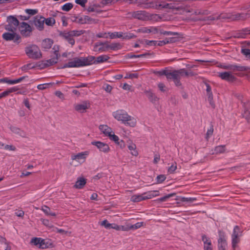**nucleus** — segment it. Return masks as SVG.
Returning <instances> with one entry per match:
<instances>
[{
  "label": "nucleus",
  "mask_w": 250,
  "mask_h": 250,
  "mask_svg": "<svg viewBox=\"0 0 250 250\" xmlns=\"http://www.w3.org/2000/svg\"><path fill=\"white\" fill-rule=\"evenodd\" d=\"M75 59V63L76 64V66L77 67H81V66H84V63L83 62V60L82 58H74Z\"/></svg>",
  "instance_id": "obj_36"
},
{
  "label": "nucleus",
  "mask_w": 250,
  "mask_h": 250,
  "mask_svg": "<svg viewBox=\"0 0 250 250\" xmlns=\"http://www.w3.org/2000/svg\"><path fill=\"white\" fill-rule=\"evenodd\" d=\"M87 0H76L75 2L78 4H80L83 7L85 6V3L87 2Z\"/></svg>",
  "instance_id": "obj_61"
},
{
  "label": "nucleus",
  "mask_w": 250,
  "mask_h": 250,
  "mask_svg": "<svg viewBox=\"0 0 250 250\" xmlns=\"http://www.w3.org/2000/svg\"><path fill=\"white\" fill-rule=\"evenodd\" d=\"M85 33V30H71L59 31V36L68 42L71 45L75 44V37H79Z\"/></svg>",
  "instance_id": "obj_2"
},
{
  "label": "nucleus",
  "mask_w": 250,
  "mask_h": 250,
  "mask_svg": "<svg viewBox=\"0 0 250 250\" xmlns=\"http://www.w3.org/2000/svg\"><path fill=\"white\" fill-rule=\"evenodd\" d=\"M41 238L35 237L31 239V243L33 244L34 245L39 247V246H40V244H41Z\"/></svg>",
  "instance_id": "obj_40"
},
{
  "label": "nucleus",
  "mask_w": 250,
  "mask_h": 250,
  "mask_svg": "<svg viewBox=\"0 0 250 250\" xmlns=\"http://www.w3.org/2000/svg\"><path fill=\"white\" fill-rule=\"evenodd\" d=\"M161 30H162V29H161L158 27H154V26L150 27V33H152V34H157L158 33H160V31H161Z\"/></svg>",
  "instance_id": "obj_41"
},
{
  "label": "nucleus",
  "mask_w": 250,
  "mask_h": 250,
  "mask_svg": "<svg viewBox=\"0 0 250 250\" xmlns=\"http://www.w3.org/2000/svg\"><path fill=\"white\" fill-rule=\"evenodd\" d=\"M53 42L49 39H45L42 42V47L44 49H49L51 47Z\"/></svg>",
  "instance_id": "obj_21"
},
{
  "label": "nucleus",
  "mask_w": 250,
  "mask_h": 250,
  "mask_svg": "<svg viewBox=\"0 0 250 250\" xmlns=\"http://www.w3.org/2000/svg\"><path fill=\"white\" fill-rule=\"evenodd\" d=\"M158 192H159V191L157 190L148 191L147 193H145L146 194H147V195H146V196L144 195V198H145V200L148 199H151L153 197L158 196L159 195Z\"/></svg>",
  "instance_id": "obj_27"
},
{
  "label": "nucleus",
  "mask_w": 250,
  "mask_h": 250,
  "mask_svg": "<svg viewBox=\"0 0 250 250\" xmlns=\"http://www.w3.org/2000/svg\"><path fill=\"white\" fill-rule=\"evenodd\" d=\"M160 34L164 35H176L178 36L179 35V34L178 32H171V31H166L162 30L160 31Z\"/></svg>",
  "instance_id": "obj_39"
},
{
  "label": "nucleus",
  "mask_w": 250,
  "mask_h": 250,
  "mask_svg": "<svg viewBox=\"0 0 250 250\" xmlns=\"http://www.w3.org/2000/svg\"><path fill=\"white\" fill-rule=\"evenodd\" d=\"M44 21L45 18L42 17H36L34 20L35 25L40 31L42 30L44 28Z\"/></svg>",
  "instance_id": "obj_12"
},
{
  "label": "nucleus",
  "mask_w": 250,
  "mask_h": 250,
  "mask_svg": "<svg viewBox=\"0 0 250 250\" xmlns=\"http://www.w3.org/2000/svg\"><path fill=\"white\" fill-rule=\"evenodd\" d=\"M178 78V74L176 72V70L172 71H169L168 74L167 76V80H172L173 81Z\"/></svg>",
  "instance_id": "obj_28"
},
{
  "label": "nucleus",
  "mask_w": 250,
  "mask_h": 250,
  "mask_svg": "<svg viewBox=\"0 0 250 250\" xmlns=\"http://www.w3.org/2000/svg\"><path fill=\"white\" fill-rule=\"evenodd\" d=\"M138 74L137 73H131L129 74H126L125 76V79H133V78H138Z\"/></svg>",
  "instance_id": "obj_54"
},
{
  "label": "nucleus",
  "mask_w": 250,
  "mask_h": 250,
  "mask_svg": "<svg viewBox=\"0 0 250 250\" xmlns=\"http://www.w3.org/2000/svg\"><path fill=\"white\" fill-rule=\"evenodd\" d=\"M196 199L195 198H186V197H182L181 201L182 202H193V201L196 200Z\"/></svg>",
  "instance_id": "obj_58"
},
{
  "label": "nucleus",
  "mask_w": 250,
  "mask_h": 250,
  "mask_svg": "<svg viewBox=\"0 0 250 250\" xmlns=\"http://www.w3.org/2000/svg\"><path fill=\"white\" fill-rule=\"evenodd\" d=\"M240 232L239 227L238 226H235L232 234V246L234 249L236 248L237 244L239 242V236Z\"/></svg>",
  "instance_id": "obj_7"
},
{
  "label": "nucleus",
  "mask_w": 250,
  "mask_h": 250,
  "mask_svg": "<svg viewBox=\"0 0 250 250\" xmlns=\"http://www.w3.org/2000/svg\"><path fill=\"white\" fill-rule=\"evenodd\" d=\"M89 154L88 151H85L81 153H79L77 154H73L71 156V159L73 160H83L85 161L86 156Z\"/></svg>",
  "instance_id": "obj_17"
},
{
  "label": "nucleus",
  "mask_w": 250,
  "mask_h": 250,
  "mask_svg": "<svg viewBox=\"0 0 250 250\" xmlns=\"http://www.w3.org/2000/svg\"><path fill=\"white\" fill-rule=\"evenodd\" d=\"M76 19H78V22L80 24H91V23H97L98 22V20L94 19H92L88 16H84L83 17H80L79 18L76 17ZM74 21H76V19Z\"/></svg>",
  "instance_id": "obj_10"
},
{
  "label": "nucleus",
  "mask_w": 250,
  "mask_h": 250,
  "mask_svg": "<svg viewBox=\"0 0 250 250\" xmlns=\"http://www.w3.org/2000/svg\"><path fill=\"white\" fill-rule=\"evenodd\" d=\"M200 15H208L210 12L207 9H199Z\"/></svg>",
  "instance_id": "obj_60"
},
{
  "label": "nucleus",
  "mask_w": 250,
  "mask_h": 250,
  "mask_svg": "<svg viewBox=\"0 0 250 250\" xmlns=\"http://www.w3.org/2000/svg\"><path fill=\"white\" fill-rule=\"evenodd\" d=\"M213 126L212 125H211L210 128L208 130L207 132L206 133V139L207 141H208L210 136L213 134Z\"/></svg>",
  "instance_id": "obj_42"
},
{
  "label": "nucleus",
  "mask_w": 250,
  "mask_h": 250,
  "mask_svg": "<svg viewBox=\"0 0 250 250\" xmlns=\"http://www.w3.org/2000/svg\"><path fill=\"white\" fill-rule=\"evenodd\" d=\"M75 59L73 61L69 62L67 63H65L63 65V66L62 67V68H64L66 67H77L76 64L75 63Z\"/></svg>",
  "instance_id": "obj_34"
},
{
  "label": "nucleus",
  "mask_w": 250,
  "mask_h": 250,
  "mask_svg": "<svg viewBox=\"0 0 250 250\" xmlns=\"http://www.w3.org/2000/svg\"><path fill=\"white\" fill-rule=\"evenodd\" d=\"M101 225L104 226L105 228L106 229H110L111 226H113V225L112 224H110V223H108V221L106 220H104L101 223Z\"/></svg>",
  "instance_id": "obj_53"
},
{
  "label": "nucleus",
  "mask_w": 250,
  "mask_h": 250,
  "mask_svg": "<svg viewBox=\"0 0 250 250\" xmlns=\"http://www.w3.org/2000/svg\"><path fill=\"white\" fill-rule=\"evenodd\" d=\"M250 112L248 109H245L243 116L247 120L248 122H249Z\"/></svg>",
  "instance_id": "obj_49"
},
{
  "label": "nucleus",
  "mask_w": 250,
  "mask_h": 250,
  "mask_svg": "<svg viewBox=\"0 0 250 250\" xmlns=\"http://www.w3.org/2000/svg\"><path fill=\"white\" fill-rule=\"evenodd\" d=\"M138 31L139 32H141L143 33H150V27H143L141 28H140L138 29Z\"/></svg>",
  "instance_id": "obj_47"
},
{
  "label": "nucleus",
  "mask_w": 250,
  "mask_h": 250,
  "mask_svg": "<svg viewBox=\"0 0 250 250\" xmlns=\"http://www.w3.org/2000/svg\"><path fill=\"white\" fill-rule=\"evenodd\" d=\"M91 144L96 146L101 151L104 153H108L110 150L109 146L107 144L100 141L92 142Z\"/></svg>",
  "instance_id": "obj_9"
},
{
  "label": "nucleus",
  "mask_w": 250,
  "mask_h": 250,
  "mask_svg": "<svg viewBox=\"0 0 250 250\" xmlns=\"http://www.w3.org/2000/svg\"><path fill=\"white\" fill-rule=\"evenodd\" d=\"M109 57L107 55H101L98 57L95 61H94V63H99L104 62L107 61L109 59Z\"/></svg>",
  "instance_id": "obj_25"
},
{
  "label": "nucleus",
  "mask_w": 250,
  "mask_h": 250,
  "mask_svg": "<svg viewBox=\"0 0 250 250\" xmlns=\"http://www.w3.org/2000/svg\"><path fill=\"white\" fill-rule=\"evenodd\" d=\"M177 169L176 164L171 165L168 169V172L170 173H173Z\"/></svg>",
  "instance_id": "obj_57"
},
{
  "label": "nucleus",
  "mask_w": 250,
  "mask_h": 250,
  "mask_svg": "<svg viewBox=\"0 0 250 250\" xmlns=\"http://www.w3.org/2000/svg\"><path fill=\"white\" fill-rule=\"evenodd\" d=\"M108 137H109V138H110V139L111 140H112L114 142H115V143L117 145H119V137L117 135H115L114 134V133H113V134H112V133H111V134H109Z\"/></svg>",
  "instance_id": "obj_32"
},
{
  "label": "nucleus",
  "mask_w": 250,
  "mask_h": 250,
  "mask_svg": "<svg viewBox=\"0 0 250 250\" xmlns=\"http://www.w3.org/2000/svg\"><path fill=\"white\" fill-rule=\"evenodd\" d=\"M21 34L24 37H29L31 35L32 28L30 25L25 22H22L19 27Z\"/></svg>",
  "instance_id": "obj_6"
},
{
  "label": "nucleus",
  "mask_w": 250,
  "mask_h": 250,
  "mask_svg": "<svg viewBox=\"0 0 250 250\" xmlns=\"http://www.w3.org/2000/svg\"><path fill=\"white\" fill-rule=\"evenodd\" d=\"M52 85V83H47L41 84H39L37 86V88L39 90H44V89L47 88V87H45L44 85Z\"/></svg>",
  "instance_id": "obj_55"
},
{
  "label": "nucleus",
  "mask_w": 250,
  "mask_h": 250,
  "mask_svg": "<svg viewBox=\"0 0 250 250\" xmlns=\"http://www.w3.org/2000/svg\"><path fill=\"white\" fill-rule=\"evenodd\" d=\"M44 22L47 25L53 26L55 23V20L53 18L45 19Z\"/></svg>",
  "instance_id": "obj_31"
},
{
  "label": "nucleus",
  "mask_w": 250,
  "mask_h": 250,
  "mask_svg": "<svg viewBox=\"0 0 250 250\" xmlns=\"http://www.w3.org/2000/svg\"><path fill=\"white\" fill-rule=\"evenodd\" d=\"M83 62H84V66L89 65L93 63L92 62L94 61L95 58L93 56H88L87 57L82 58Z\"/></svg>",
  "instance_id": "obj_24"
},
{
  "label": "nucleus",
  "mask_w": 250,
  "mask_h": 250,
  "mask_svg": "<svg viewBox=\"0 0 250 250\" xmlns=\"http://www.w3.org/2000/svg\"><path fill=\"white\" fill-rule=\"evenodd\" d=\"M179 41V38L178 37H171L166 38L165 40L159 41L157 45L159 46H163L165 44L174 43Z\"/></svg>",
  "instance_id": "obj_16"
},
{
  "label": "nucleus",
  "mask_w": 250,
  "mask_h": 250,
  "mask_svg": "<svg viewBox=\"0 0 250 250\" xmlns=\"http://www.w3.org/2000/svg\"><path fill=\"white\" fill-rule=\"evenodd\" d=\"M185 69H180L179 70H176L177 74H178V77L184 76Z\"/></svg>",
  "instance_id": "obj_64"
},
{
  "label": "nucleus",
  "mask_w": 250,
  "mask_h": 250,
  "mask_svg": "<svg viewBox=\"0 0 250 250\" xmlns=\"http://www.w3.org/2000/svg\"><path fill=\"white\" fill-rule=\"evenodd\" d=\"M175 194L176 193H170L157 199L156 201L158 202H164L166 201L167 199L174 196V195H175Z\"/></svg>",
  "instance_id": "obj_33"
},
{
  "label": "nucleus",
  "mask_w": 250,
  "mask_h": 250,
  "mask_svg": "<svg viewBox=\"0 0 250 250\" xmlns=\"http://www.w3.org/2000/svg\"><path fill=\"white\" fill-rule=\"evenodd\" d=\"M25 12L29 15H34L38 13V10L37 9H27L25 10Z\"/></svg>",
  "instance_id": "obj_52"
},
{
  "label": "nucleus",
  "mask_w": 250,
  "mask_h": 250,
  "mask_svg": "<svg viewBox=\"0 0 250 250\" xmlns=\"http://www.w3.org/2000/svg\"><path fill=\"white\" fill-rule=\"evenodd\" d=\"M219 76L223 80L228 81L229 82H233L235 80V77L229 72H225L220 73Z\"/></svg>",
  "instance_id": "obj_13"
},
{
  "label": "nucleus",
  "mask_w": 250,
  "mask_h": 250,
  "mask_svg": "<svg viewBox=\"0 0 250 250\" xmlns=\"http://www.w3.org/2000/svg\"><path fill=\"white\" fill-rule=\"evenodd\" d=\"M146 193H144L142 195H133L131 197V201L133 202H138L142 200H145V198H144V195Z\"/></svg>",
  "instance_id": "obj_26"
},
{
  "label": "nucleus",
  "mask_w": 250,
  "mask_h": 250,
  "mask_svg": "<svg viewBox=\"0 0 250 250\" xmlns=\"http://www.w3.org/2000/svg\"><path fill=\"white\" fill-rule=\"evenodd\" d=\"M73 7V4L71 3H67L65 4H64L62 7V9L63 10V11H70Z\"/></svg>",
  "instance_id": "obj_30"
},
{
  "label": "nucleus",
  "mask_w": 250,
  "mask_h": 250,
  "mask_svg": "<svg viewBox=\"0 0 250 250\" xmlns=\"http://www.w3.org/2000/svg\"><path fill=\"white\" fill-rule=\"evenodd\" d=\"M136 36L132 33H123V37L122 38L123 39L129 40L132 38H136Z\"/></svg>",
  "instance_id": "obj_37"
},
{
  "label": "nucleus",
  "mask_w": 250,
  "mask_h": 250,
  "mask_svg": "<svg viewBox=\"0 0 250 250\" xmlns=\"http://www.w3.org/2000/svg\"><path fill=\"white\" fill-rule=\"evenodd\" d=\"M143 225V222H138L136 224L131 225L129 229H137L138 228H140L141 227H142Z\"/></svg>",
  "instance_id": "obj_50"
},
{
  "label": "nucleus",
  "mask_w": 250,
  "mask_h": 250,
  "mask_svg": "<svg viewBox=\"0 0 250 250\" xmlns=\"http://www.w3.org/2000/svg\"><path fill=\"white\" fill-rule=\"evenodd\" d=\"M10 129L13 132L15 133L21 134V130L19 128L12 126L10 127Z\"/></svg>",
  "instance_id": "obj_62"
},
{
  "label": "nucleus",
  "mask_w": 250,
  "mask_h": 250,
  "mask_svg": "<svg viewBox=\"0 0 250 250\" xmlns=\"http://www.w3.org/2000/svg\"><path fill=\"white\" fill-rule=\"evenodd\" d=\"M113 116L116 119L122 121L124 124L128 125L130 126L134 127L136 125V120L123 110L116 111L114 112Z\"/></svg>",
  "instance_id": "obj_1"
},
{
  "label": "nucleus",
  "mask_w": 250,
  "mask_h": 250,
  "mask_svg": "<svg viewBox=\"0 0 250 250\" xmlns=\"http://www.w3.org/2000/svg\"><path fill=\"white\" fill-rule=\"evenodd\" d=\"M144 92L150 102L155 103L158 101L159 98H157V97L151 91L145 90Z\"/></svg>",
  "instance_id": "obj_19"
},
{
  "label": "nucleus",
  "mask_w": 250,
  "mask_h": 250,
  "mask_svg": "<svg viewBox=\"0 0 250 250\" xmlns=\"http://www.w3.org/2000/svg\"><path fill=\"white\" fill-rule=\"evenodd\" d=\"M59 51L58 50H55L54 51L55 56L50 59L47 60L42 61L39 62V66L41 68H44L47 66L52 65L57 62L58 60Z\"/></svg>",
  "instance_id": "obj_4"
},
{
  "label": "nucleus",
  "mask_w": 250,
  "mask_h": 250,
  "mask_svg": "<svg viewBox=\"0 0 250 250\" xmlns=\"http://www.w3.org/2000/svg\"><path fill=\"white\" fill-rule=\"evenodd\" d=\"M166 176L163 174H161V175H158L156 178L157 182L158 183H162L166 180Z\"/></svg>",
  "instance_id": "obj_45"
},
{
  "label": "nucleus",
  "mask_w": 250,
  "mask_h": 250,
  "mask_svg": "<svg viewBox=\"0 0 250 250\" xmlns=\"http://www.w3.org/2000/svg\"><path fill=\"white\" fill-rule=\"evenodd\" d=\"M208 101L209 102L210 104H211L212 107L213 108H214L215 107V104H214V103L213 102V95H212V93H210L209 94H208Z\"/></svg>",
  "instance_id": "obj_48"
},
{
  "label": "nucleus",
  "mask_w": 250,
  "mask_h": 250,
  "mask_svg": "<svg viewBox=\"0 0 250 250\" xmlns=\"http://www.w3.org/2000/svg\"><path fill=\"white\" fill-rule=\"evenodd\" d=\"M89 107V103L86 101H83L81 104H77L74 105L75 110L80 113L85 112L86 110Z\"/></svg>",
  "instance_id": "obj_11"
},
{
  "label": "nucleus",
  "mask_w": 250,
  "mask_h": 250,
  "mask_svg": "<svg viewBox=\"0 0 250 250\" xmlns=\"http://www.w3.org/2000/svg\"><path fill=\"white\" fill-rule=\"evenodd\" d=\"M100 130L105 135L108 136L109 134L112 133L110 127L106 125H100L99 126Z\"/></svg>",
  "instance_id": "obj_20"
},
{
  "label": "nucleus",
  "mask_w": 250,
  "mask_h": 250,
  "mask_svg": "<svg viewBox=\"0 0 250 250\" xmlns=\"http://www.w3.org/2000/svg\"><path fill=\"white\" fill-rule=\"evenodd\" d=\"M225 145L218 146L215 147L214 151L216 154L222 153L225 151Z\"/></svg>",
  "instance_id": "obj_29"
},
{
  "label": "nucleus",
  "mask_w": 250,
  "mask_h": 250,
  "mask_svg": "<svg viewBox=\"0 0 250 250\" xmlns=\"http://www.w3.org/2000/svg\"><path fill=\"white\" fill-rule=\"evenodd\" d=\"M147 55H150V54L148 53H146L145 54H140V55H129L128 54L127 55V57L128 58H141L144 57Z\"/></svg>",
  "instance_id": "obj_38"
},
{
  "label": "nucleus",
  "mask_w": 250,
  "mask_h": 250,
  "mask_svg": "<svg viewBox=\"0 0 250 250\" xmlns=\"http://www.w3.org/2000/svg\"><path fill=\"white\" fill-rule=\"evenodd\" d=\"M3 39L6 41H13L14 42L19 43L21 37L16 32H5L2 34Z\"/></svg>",
  "instance_id": "obj_5"
},
{
  "label": "nucleus",
  "mask_w": 250,
  "mask_h": 250,
  "mask_svg": "<svg viewBox=\"0 0 250 250\" xmlns=\"http://www.w3.org/2000/svg\"><path fill=\"white\" fill-rule=\"evenodd\" d=\"M145 43L148 45H156L158 42L156 41H149L146 40L145 41Z\"/></svg>",
  "instance_id": "obj_56"
},
{
  "label": "nucleus",
  "mask_w": 250,
  "mask_h": 250,
  "mask_svg": "<svg viewBox=\"0 0 250 250\" xmlns=\"http://www.w3.org/2000/svg\"><path fill=\"white\" fill-rule=\"evenodd\" d=\"M123 37V33L121 32H115V33H112L110 34V38L111 39H114L115 38H120Z\"/></svg>",
  "instance_id": "obj_43"
},
{
  "label": "nucleus",
  "mask_w": 250,
  "mask_h": 250,
  "mask_svg": "<svg viewBox=\"0 0 250 250\" xmlns=\"http://www.w3.org/2000/svg\"><path fill=\"white\" fill-rule=\"evenodd\" d=\"M219 238L218 239V249L219 250H226L227 243L225 239V234L222 230H219Z\"/></svg>",
  "instance_id": "obj_8"
},
{
  "label": "nucleus",
  "mask_w": 250,
  "mask_h": 250,
  "mask_svg": "<svg viewBox=\"0 0 250 250\" xmlns=\"http://www.w3.org/2000/svg\"><path fill=\"white\" fill-rule=\"evenodd\" d=\"M128 16L132 17L139 20H143L145 17V12L142 11L129 12L127 14Z\"/></svg>",
  "instance_id": "obj_15"
},
{
  "label": "nucleus",
  "mask_w": 250,
  "mask_h": 250,
  "mask_svg": "<svg viewBox=\"0 0 250 250\" xmlns=\"http://www.w3.org/2000/svg\"><path fill=\"white\" fill-rule=\"evenodd\" d=\"M113 226H111V228L114 229L116 230L122 229L123 230H127V229H125L123 226H119L115 224H112Z\"/></svg>",
  "instance_id": "obj_46"
},
{
  "label": "nucleus",
  "mask_w": 250,
  "mask_h": 250,
  "mask_svg": "<svg viewBox=\"0 0 250 250\" xmlns=\"http://www.w3.org/2000/svg\"><path fill=\"white\" fill-rule=\"evenodd\" d=\"M7 22L14 25V27H17L19 24V21L14 16H10L7 17Z\"/></svg>",
  "instance_id": "obj_22"
},
{
  "label": "nucleus",
  "mask_w": 250,
  "mask_h": 250,
  "mask_svg": "<svg viewBox=\"0 0 250 250\" xmlns=\"http://www.w3.org/2000/svg\"><path fill=\"white\" fill-rule=\"evenodd\" d=\"M236 69L237 71H245L249 69L248 67H246L245 66H241L235 65Z\"/></svg>",
  "instance_id": "obj_44"
},
{
  "label": "nucleus",
  "mask_w": 250,
  "mask_h": 250,
  "mask_svg": "<svg viewBox=\"0 0 250 250\" xmlns=\"http://www.w3.org/2000/svg\"><path fill=\"white\" fill-rule=\"evenodd\" d=\"M5 29L11 32H15L17 27H14V25L8 23V24L5 25Z\"/></svg>",
  "instance_id": "obj_35"
},
{
  "label": "nucleus",
  "mask_w": 250,
  "mask_h": 250,
  "mask_svg": "<svg viewBox=\"0 0 250 250\" xmlns=\"http://www.w3.org/2000/svg\"><path fill=\"white\" fill-rule=\"evenodd\" d=\"M26 55L33 59L37 60L42 56L41 52L39 47L36 45H32L25 48Z\"/></svg>",
  "instance_id": "obj_3"
},
{
  "label": "nucleus",
  "mask_w": 250,
  "mask_h": 250,
  "mask_svg": "<svg viewBox=\"0 0 250 250\" xmlns=\"http://www.w3.org/2000/svg\"><path fill=\"white\" fill-rule=\"evenodd\" d=\"M86 183V179L84 178L81 177H79L74 186V188L78 189H82L85 185Z\"/></svg>",
  "instance_id": "obj_18"
},
{
  "label": "nucleus",
  "mask_w": 250,
  "mask_h": 250,
  "mask_svg": "<svg viewBox=\"0 0 250 250\" xmlns=\"http://www.w3.org/2000/svg\"><path fill=\"white\" fill-rule=\"evenodd\" d=\"M239 20H244L249 17V14L248 13H239Z\"/></svg>",
  "instance_id": "obj_59"
},
{
  "label": "nucleus",
  "mask_w": 250,
  "mask_h": 250,
  "mask_svg": "<svg viewBox=\"0 0 250 250\" xmlns=\"http://www.w3.org/2000/svg\"><path fill=\"white\" fill-rule=\"evenodd\" d=\"M107 42H98L94 45V50L99 52H104L107 51L108 47H106Z\"/></svg>",
  "instance_id": "obj_14"
},
{
  "label": "nucleus",
  "mask_w": 250,
  "mask_h": 250,
  "mask_svg": "<svg viewBox=\"0 0 250 250\" xmlns=\"http://www.w3.org/2000/svg\"><path fill=\"white\" fill-rule=\"evenodd\" d=\"M122 45L121 43L119 42H114L110 44H108L107 43L106 47H108V49H110L113 50H117L120 49L122 48Z\"/></svg>",
  "instance_id": "obj_23"
},
{
  "label": "nucleus",
  "mask_w": 250,
  "mask_h": 250,
  "mask_svg": "<svg viewBox=\"0 0 250 250\" xmlns=\"http://www.w3.org/2000/svg\"><path fill=\"white\" fill-rule=\"evenodd\" d=\"M239 13L235 15H232L230 16L227 17V18L230 19L232 21H238L239 20Z\"/></svg>",
  "instance_id": "obj_51"
},
{
  "label": "nucleus",
  "mask_w": 250,
  "mask_h": 250,
  "mask_svg": "<svg viewBox=\"0 0 250 250\" xmlns=\"http://www.w3.org/2000/svg\"><path fill=\"white\" fill-rule=\"evenodd\" d=\"M42 210L47 215H49L50 212V208L46 206H44L42 208Z\"/></svg>",
  "instance_id": "obj_63"
}]
</instances>
